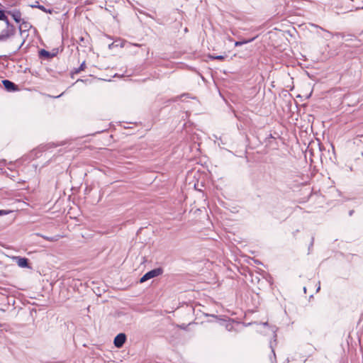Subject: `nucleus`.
<instances>
[{
  "instance_id": "obj_1",
  "label": "nucleus",
  "mask_w": 363,
  "mask_h": 363,
  "mask_svg": "<svg viewBox=\"0 0 363 363\" xmlns=\"http://www.w3.org/2000/svg\"><path fill=\"white\" fill-rule=\"evenodd\" d=\"M162 273V269L160 268L154 269L145 273L140 280V283H143L150 279L156 277Z\"/></svg>"
},
{
  "instance_id": "obj_2",
  "label": "nucleus",
  "mask_w": 363,
  "mask_h": 363,
  "mask_svg": "<svg viewBox=\"0 0 363 363\" xmlns=\"http://www.w3.org/2000/svg\"><path fill=\"white\" fill-rule=\"evenodd\" d=\"M126 335L124 333H119L114 338L113 343L116 347L121 348L124 345Z\"/></svg>"
},
{
  "instance_id": "obj_3",
  "label": "nucleus",
  "mask_w": 363,
  "mask_h": 363,
  "mask_svg": "<svg viewBox=\"0 0 363 363\" xmlns=\"http://www.w3.org/2000/svg\"><path fill=\"white\" fill-rule=\"evenodd\" d=\"M9 15L11 16L13 19L18 23L22 21L21 12L18 9L9 10L6 11Z\"/></svg>"
},
{
  "instance_id": "obj_4",
  "label": "nucleus",
  "mask_w": 363,
  "mask_h": 363,
  "mask_svg": "<svg viewBox=\"0 0 363 363\" xmlns=\"http://www.w3.org/2000/svg\"><path fill=\"white\" fill-rule=\"evenodd\" d=\"M2 83H3L5 89L9 91H15L18 89L16 84H15L13 82H11L8 79L3 80Z\"/></svg>"
},
{
  "instance_id": "obj_5",
  "label": "nucleus",
  "mask_w": 363,
  "mask_h": 363,
  "mask_svg": "<svg viewBox=\"0 0 363 363\" xmlns=\"http://www.w3.org/2000/svg\"><path fill=\"white\" fill-rule=\"evenodd\" d=\"M16 33V28L14 26H11L10 28H6L1 32V35L5 37V40H6L10 37L14 35Z\"/></svg>"
},
{
  "instance_id": "obj_6",
  "label": "nucleus",
  "mask_w": 363,
  "mask_h": 363,
  "mask_svg": "<svg viewBox=\"0 0 363 363\" xmlns=\"http://www.w3.org/2000/svg\"><path fill=\"white\" fill-rule=\"evenodd\" d=\"M17 264L21 267H29L28 259L26 257H16Z\"/></svg>"
},
{
  "instance_id": "obj_7",
  "label": "nucleus",
  "mask_w": 363,
  "mask_h": 363,
  "mask_svg": "<svg viewBox=\"0 0 363 363\" xmlns=\"http://www.w3.org/2000/svg\"><path fill=\"white\" fill-rule=\"evenodd\" d=\"M39 56L43 58H50L52 57L54 55H51L48 51L42 49L39 51Z\"/></svg>"
},
{
  "instance_id": "obj_8",
  "label": "nucleus",
  "mask_w": 363,
  "mask_h": 363,
  "mask_svg": "<svg viewBox=\"0 0 363 363\" xmlns=\"http://www.w3.org/2000/svg\"><path fill=\"white\" fill-rule=\"evenodd\" d=\"M254 39H255V38H251V39L247 40L236 41V42L235 43V46H237V47H238V46H240V45H243V44H246V43H250V42H252V40H254Z\"/></svg>"
},
{
  "instance_id": "obj_9",
  "label": "nucleus",
  "mask_w": 363,
  "mask_h": 363,
  "mask_svg": "<svg viewBox=\"0 0 363 363\" xmlns=\"http://www.w3.org/2000/svg\"><path fill=\"white\" fill-rule=\"evenodd\" d=\"M21 23H22L21 25L19 26V30L21 32V34H22V33H23L22 28H24L26 30V29H28V28L29 26L28 23L23 21H22Z\"/></svg>"
},
{
  "instance_id": "obj_10",
  "label": "nucleus",
  "mask_w": 363,
  "mask_h": 363,
  "mask_svg": "<svg viewBox=\"0 0 363 363\" xmlns=\"http://www.w3.org/2000/svg\"><path fill=\"white\" fill-rule=\"evenodd\" d=\"M85 67H86V65H85V62H83L81 64L80 67H79L77 69H76L75 72H76V73H79V72H80L81 71H83V70L85 69Z\"/></svg>"
},
{
  "instance_id": "obj_11",
  "label": "nucleus",
  "mask_w": 363,
  "mask_h": 363,
  "mask_svg": "<svg viewBox=\"0 0 363 363\" xmlns=\"http://www.w3.org/2000/svg\"><path fill=\"white\" fill-rule=\"evenodd\" d=\"M1 21H4L6 24V28H10L11 26H14L13 25L11 24L8 18L6 16L5 19H1Z\"/></svg>"
},
{
  "instance_id": "obj_12",
  "label": "nucleus",
  "mask_w": 363,
  "mask_h": 363,
  "mask_svg": "<svg viewBox=\"0 0 363 363\" xmlns=\"http://www.w3.org/2000/svg\"><path fill=\"white\" fill-rule=\"evenodd\" d=\"M45 240H47L48 241H56L57 240V238H54V237H47V236H43V235H41Z\"/></svg>"
},
{
  "instance_id": "obj_13",
  "label": "nucleus",
  "mask_w": 363,
  "mask_h": 363,
  "mask_svg": "<svg viewBox=\"0 0 363 363\" xmlns=\"http://www.w3.org/2000/svg\"><path fill=\"white\" fill-rule=\"evenodd\" d=\"M5 18H6L5 11L3 10H0V20L5 19Z\"/></svg>"
},
{
  "instance_id": "obj_14",
  "label": "nucleus",
  "mask_w": 363,
  "mask_h": 363,
  "mask_svg": "<svg viewBox=\"0 0 363 363\" xmlns=\"http://www.w3.org/2000/svg\"><path fill=\"white\" fill-rule=\"evenodd\" d=\"M213 58L217 59V60H223L224 57L222 55H218V56L213 57Z\"/></svg>"
},
{
  "instance_id": "obj_15",
  "label": "nucleus",
  "mask_w": 363,
  "mask_h": 363,
  "mask_svg": "<svg viewBox=\"0 0 363 363\" xmlns=\"http://www.w3.org/2000/svg\"><path fill=\"white\" fill-rule=\"evenodd\" d=\"M38 9H40V10L43 11H47L45 8L43 6H41V5H39L37 6Z\"/></svg>"
},
{
  "instance_id": "obj_16",
  "label": "nucleus",
  "mask_w": 363,
  "mask_h": 363,
  "mask_svg": "<svg viewBox=\"0 0 363 363\" xmlns=\"http://www.w3.org/2000/svg\"><path fill=\"white\" fill-rule=\"evenodd\" d=\"M7 214V212L4 210H0V216Z\"/></svg>"
},
{
  "instance_id": "obj_17",
  "label": "nucleus",
  "mask_w": 363,
  "mask_h": 363,
  "mask_svg": "<svg viewBox=\"0 0 363 363\" xmlns=\"http://www.w3.org/2000/svg\"><path fill=\"white\" fill-rule=\"evenodd\" d=\"M7 214V212L4 210H0V216Z\"/></svg>"
},
{
  "instance_id": "obj_18",
  "label": "nucleus",
  "mask_w": 363,
  "mask_h": 363,
  "mask_svg": "<svg viewBox=\"0 0 363 363\" xmlns=\"http://www.w3.org/2000/svg\"><path fill=\"white\" fill-rule=\"evenodd\" d=\"M0 41H5V37L1 34H0Z\"/></svg>"
},
{
  "instance_id": "obj_19",
  "label": "nucleus",
  "mask_w": 363,
  "mask_h": 363,
  "mask_svg": "<svg viewBox=\"0 0 363 363\" xmlns=\"http://www.w3.org/2000/svg\"><path fill=\"white\" fill-rule=\"evenodd\" d=\"M24 43H25V40H23V42L21 43V45L18 48V50H19L22 47V45L24 44Z\"/></svg>"
},
{
  "instance_id": "obj_20",
  "label": "nucleus",
  "mask_w": 363,
  "mask_h": 363,
  "mask_svg": "<svg viewBox=\"0 0 363 363\" xmlns=\"http://www.w3.org/2000/svg\"><path fill=\"white\" fill-rule=\"evenodd\" d=\"M352 213H353V211L352 210V211H350V213H349V214H350V216H352Z\"/></svg>"
},
{
  "instance_id": "obj_21",
  "label": "nucleus",
  "mask_w": 363,
  "mask_h": 363,
  "mask_svg": "<svg viewBox=\"0 0 363 363\" xmlns=\"http://www.w3.org/2000/svg\"><path fill=\"white\" fill-rule=\"evenodd\" d=\"M268 325V323H267V322H266V323H263V325H264V326H266V325Z\"/></svg>"
},
{
  "instance_id": "obj_22",
  "label": "nucleus",
  "mask_w": 363,
  "mask_h": 363,
  "mask_svg": "<svg viewBox=\"0 0 363 363\" xmlns=\"http://www.w3.org/2000/svg\"><path fill=\"white\" fill-rule=\"evenodd\" d=\"M303 290H304V291L306 292V287H304V288H303Z\"/></svg>"
},
{
  "instance_id": "obj_23",
  "label": "nucleus",
  "mask_w": 363,
  "mask_h": 363,
  "mask_svg": "<svg viewBox=\"0 0 363 363\" xmlns=\"http://www.w3.org/2000/svg\"><path fill=\"white\" fill-rule=\"evenodd\" d=\"M320 290V286L318 287L317 291Z\"/></svg>"
}]
</instances>
